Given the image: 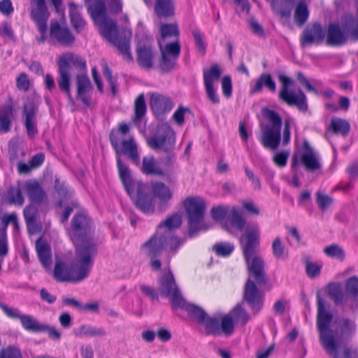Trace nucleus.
I'll use <instances>...</instances> for the list:
<instances>
[{"label": "nucleus", "instance_id": "nucleus-1", "mask_svg": "<svg viewBox=\"0 0 358 358\" xmlns=\"http://www.w3.org/2000/svg\"><path fill=\"white\" fill-rule=\"evenodd\" d=\"M317 321L320 342L326 352L332 358H351V351L341 342L336 340L331 328L333 314L327 310L324 300L317 296Z\"/></svg>", "mask_w": 358, "mask_h": 358}, {"label": "nucleus", "instance_id": "nucleus-2", "mask_svg": "<svg viewBox=\"0 0 358 358\" xmlns=\"http://www.w3.org/2000/svg\"><path fill=\"white\" fill-rule=\"evenodd\" d=\"M260 236L259 228L257 223L248 225L244 234L240 239L244 259L250 277L253 278L257 285L266 282V273L265 271V262L257 254V248L259 245Z\"/></svg>", "mask_w": 358, "mask_h": 358}, {"label": "nucleus", "instance_id": "nucleus-3", "mask_svg": "<svg viewBox=\"0 0 358 358\" xmlns=\"http://www.w3.org/2000/svg\"><path fill=\"white\" fill-rule=\"evenodd\" d=\"M184 240L172 236L170 231H164L162 227H157L155 233L142 245L144 253L150 257V266L154 271L161 269L159 257L163 252L176 254L183 244Z\"/></svg>", "mask_w": 358, "mask_h": 358}, {"label": "nucleus", "instance_id": "nucleus-4", "mask_svg": "<svg viewBox=\"0 0 358 358\" xmlns=\"http://www.w3.org/2000/svg\"><path fill=\"white\" fill-rule=\"evenodd\" d=\"M117 169L125 190L136 207L145 214L155 212L153 196L146 192V187L140 181L132 180L128 166L117 157Z\"/></svg>", "mask_w": 358, "mask_h": 358}, {"label": "nucleus", "instance_id": "nucleus-5", "mask_svg": "<svg viewBox=\"0 0 358 358\" xmlns=\"http://www.w3.org/2000/svg\"><path fill=\"white\" fill-rule=\"evenodd\" d=\"M97 253L94 243L87 242L76 248V260L71 265L73 275H67L65 280H71V282H79L87 278L92 270L94 257Z\"/></svg>", "mask_w": 358, "mask_h": 358}, {"label": "nucleus", "instance_id": "nucleus-6", "mask_svg": "<svg viewBox=\"0 0 358 358\" xmlns=\"http://www.w3.org/2000/svg\"><path fill=\"white\" fill-rule=\"evenodd\" d=\"M185 208L187 216L188 234L194 237L200 231H206L211 227L203 220L206 204L201 197H189L185 201Z\"/></svg>", "mask_w": 358, "mask_h": 358}, {"label": "nucleus", "instance_id": "nucleus-7", "mask_svg": "<svg viewBox=\"0 0 358 358\" xmlns=\"http://www.w3.org/2000/svg\"><path fill=\"white\" fill-rule=\"evenodd\" d=\"M73 66L80 71H86V62L79 55L68 53L64 57L59 59L58 62L59 66V78L58 85L62 92L66 94L69 101L72 105L74 104V100L71 96L70 88L71 66Z\"/></svg>", "mask_w": 358, "mask_h": 358}, {"label": "nucleus", "instance_id": "nucleus-8", "mask_svg": "<svg viewBox=\"0 0 358 358\" xmlns=\"http://www.w3.org/2000/svg\"><path fill=\"white\" fill-rule=\"evenodd\" d=\"M264 115L269 124L261 127V143L265 148L275 150L281 141L282 118L277 112L270 109H265Z\"/></svg>", "mask_w": 358, "mask_h": 358}, {"label": "nucleus", "instance_id": "nucleus-9", "mask_svg": "<svg viewBox=\"0 0 358 358\" xmlns=\"http://www.w3.org/2000/svg\"><path fill=\"white\" fill-rule=\"evenodd\" d=\"M281 87L278 94L280 100L289 106H295L299 111L306 112L308 109L307 98L301 90H290L289 87L294 85V81L284 74L278 76Z\"/></svg>", "mask_w": 358, "mask_h": 358}, {"label": "nucleus", "instance_id": "nucleus-10", "mask_svg": "<svg viewBox=\"0 0 358 358\" xmlns=\"http://www.w3.org/2000/svg\"><path fill=\"white\" fill-rule=\"evenodd\" d=\"M93 231L94 227L90 217L83 213L75 215L71 220L70 237L76 248L87 242L94 243L90 238Z\"/></svg>", "mask_w": 358, "mask_h": 358}, {"label": "nucleus", "instance_id": "nucleus-11", "mask_svg": "<svg viewBox=\"0 0 358 358\" xmlns=\"http://www.w3.org/2000/svg\"><path fill=\"white\" fill-rule=\"evenodd\" d=\"M299 162L308 172H315L322 168L320 155L309 144L304 141L303 148L299 152V157L294 154L292 158V168L295 169Z\"/></svg>", "mask_w": 358, "mask_h": 358}, {"label": "nucleus", "instance_id": "nucleus-12", "mask_svg": "<svg viewBox=\"0 0 358 358\" xmlns=\"http://www.w3.org/2000/svg\"><path fill=\"white\" fill-rule=\"evenodd\" d=\"M176 135L173 129L166 123L160 124L156 134L147 139L148 145L154 150H162L169 152L173 150Z\"/></svg>", "mask_w": 358, "mask_h": 358}, {"label": "nucleus", "instance_id": "nucleus-13", "mask_svg": "<svg viewBox=\"0 0 358 358\" xmlns=\"http://www.w3.org/2000/svg\"><path fill=\"white\" fill-rule=\"evenodd\" d=\"M110 142L112 147L115 150L117 158L120 157L119 155L122 154L127 157L136 166H140V156L138 152V145L133 136L129 139L124 140L120 144L117 134L113 131H111L109 135Z\"/></svg>", "mask_w": 358, "mask_h": 358}, {"label": "nucleus", "instance_id": "nucleus-14", "mask_svg": "<svg viewBox=\"0 0 358 358\" xmlns=\"http://www.w3.org/2000/svg\"><path fill=\"white\" fill-rule=\"evenodd\" d=\"M33 7L30 16L36 24L41 36L38 38L39 43H43L46 38L47 22L50 17V13L45 0H30Z\"/></svg>", "mask_w": 358, "mask_h": 358}, {"label": "nucleus", "instance_id": "nucleus-15", "mask_svg": "<svg viewBox=\"0 0 358 358\" xmlns=\"http://www.w3.org/2000/svg\"><path fill=\"white\" fill-rule=\"evenodd\" d=\"M159 292L162 296L170 299L172 306H181L184 298L177 286L171 273H165L160 280Z\"/></svg>", "mask_w": 358, "mask_h": 358}, {"label": "nucleus", "instance_id": "nucleus-16", "mask_svg": "<svg viewBox=\"0 0 358 358\" xmlns=\"http://www.w3.org/2000/svg\"><path fill=\"white\" fill-rule=\"evenodd\" d=\"M257 283L248 278L244 286L243 299L255 313H258L263 306L264 296L257 287Z\"/></svg>", "mask_w": 358, "mask_h": 358}, {"label": "nucleus", "instance_id": "nucleus-17", "mask_svg": "<svg viewBox=\"0 0 358 358\" xmlns=\"http://www.w3.org/2000/svg\"><path fill=\"white\" fill-rule=\"evenodd\" d=\"M77 99L80 101L86 107L92 104V94L93 87L86 73H80L76 76Z\"/></svg>", "mask_w": 358, "mask_h": 358}, {"label": "nucleus", "instance_id": "nucleus-18", "mask_svg": "<svg viewBox=\"0 0 358 358\" xmlns=\"http://www.w3.org/2000/svg\"><path fill=\"white\" fill-rule=\"evenodd\" d=\"M325 37V31L320 23L308 26L302 33L300 39L301 45L305 47L312 44H320Z\"/></svg>", "mask_w": 358, "mask_h": 358}, {"label": "nucleus", "instance_id": "nucleus-19", "mask_svg": "<svg viewBox=\"0 0 358 358\" xmlns=\"http://www.w3.org/2000/svg\"><path fill=\"white\" fill-rule=\"evenodd\" d=\"M38 106L32 100H28L23 106L22 116L28 136H34L37 133L36 113Z\"/></svg>", "mask_w": 358, "mask_h": 358}, {"label": "nucleus", "instance_id": "nucleus-20", "mask_svg": "<svg viewBox=\"0 0 358 358\" xmlns=\"http://www.w3.org/2000/svg\"><path fill=\"white\" fill-rule=\"evenodd\" d=\"M50 35L52 38L64 46L71 45L75 41L70 30L66 27H62L57 21L51 22Z\"/></svg>", "mask_w": 358, "mask_h": 358}, {"label": "nucleus", "instance_id": "nucleus-21", "mask_svg": "<svg viewBox=\"0 0 358 358\" xmlns=\"http://www.w3.org/2000/svg\"><path fill=\"white\" fill-rule=\"evenodd\" d=\"M155 53L150 45L138 44L136 48V62L145 70L152 69L154 66Z\"/></svg>", "mask_w": 358, "mask_h": 358}, {"label": "nucleus", "instance_id": "nucleus-22", "mask_svg": "<svg viewBox=\"0 0 358 358\" xmlns=\"http://www.w3.org/2000/svg\"><path fill=\"white\" fill-rule=\"evenodd\" d=\"M349 38L347 34L338 24H330L327 32L326 43L329 46H341Z\"/></svg>", "mask_w": 358, "mask_h": 358}, {"label": "nucleus", "instance_id": "nucleus-23", "mask_svg": "<svg viewBox=\"0 0 358 358\" xmlns=\"http://www.w3.org/2000/svg\"><path fill=\"white\" fill-rule=\"evenodd\" d=\"M131 32L124 30L120 35L117 36L111 41L118 49L124 60L132 62L133 57L130 50V39Z\"/></svg>", "mask_w": 358, "mask_h": 358}, {"label": "nucleus", "instance_id": "nucleus-24", "mask_svg": "<svg viewBox=\"0 0 358 358\" xmlns=\"http://www.w3.org/2000/svg\"><path fill=\"white\" fill-rule=\"evenodd\" d=\"M24 190L32 202L41 203L46 197V194L39 182L36 180H27L24 184Z\"/></svg>", "mask_w": 358, "mask_h": 358}, {"label": "nucleus", "instance_id": "nucleus-25", "mask_svg": "<svg viewBox=\"0 0 358 358\" xmlns=\"http://www.w3.org/2000/svg\"><path fill=\"white\" fill-rule=\"evenodd\" d=\"M334 333L338 342L350 338L356 329V325L353 321L346 317H341L338 320V327L334 330Z\"/></svg>", "mask_w": 358, "mask_h": 358}, {"label": "nucleus", "instance_id": "nucleus-26", "mask_svg": "<svg viewBox=\"0 0 358 358\" xmlns=\"http://www.w3.org/2000/svg\"><path fill=\"white\" fill-rule=\"evenodd\" d=\"M150 103L154 113L157 115L168 113L173 108V103L168 97L157 93L151 95Z\"/></svg>", "mask_w": 358, "mask_h": 358}, {"label": "nucleus", "instance_id": "nucleus-27", "mask_svg": "<svg viewBox=\"0 0 358 358\" xmlns=\"http://www.w3.org/2000/svg\"><path fill=\"white\" fill-rule=\"evenodd\" d=\"M36 250L43 266L45 268L49 267L52 264V253L50 245L40 238L36 242Z\"/></svg>", "mask_w": 358, "mask_h": 358}, {"label": "nucleus", "instance_id": "nucleus-28", "mask_svg": "<svg viewBox=\"0 0 358 358\" xmlns=\"http://www.w3.org/2000/svg\"><path fill=\"white\" fill-rule=\"evenodd\" d=\"M141 170L144 174L148 176H164V171L152 155L145 156L143 158Z\"/></svg>", "mask_w": 358, "mask_h": 358}, {"label": "nucleus", "instance_id": "nucleus-29", "mask_svg": "<svg viewBox=\"0 0 358 358\" xmlns=\"http://www.w3.org/2000/svg\"><path fill=\"white\" fill-rule=\"evenodd\" d=\"M13 117V107L11 103L0 107V134L7 133L10 130Z\"/></svg>", "mask_w": 358, "mask_h": 358}, {"label": "nucleus", "instance_id": "nucleus-30", "mask_svg": "<svg viewBox=\"0 0 358 358\" xmlns=\"http://www.w3.org/2000/svg\"><path fill=\"white\" fill-rule=\"evenodd\" d=\"M264 87H266L271 92L276 91L275 82L269 73H263L255 80L250 89V93H259L262 91Z\"/></svg>", "mask_w": 358, "mask_h": 358}, {"label": "nucleus", "instance_id": "nucleus-31", "mask_svg": "<svg viewBox=\"0 0 358 358\" xmlns=\"http://www.w3.org/2000/svg\"><path fill=\"white\" fill-rule=\"evenodd\" d=\"M87 12L96 24L106 19V6L103 1L95 0L88 5Z\"/></svg>", "mask_w": 358, "mask_h": 358}, {"label": "nucleus", "instance_id": "nucleus-32", "mask_svg": "<svg viewBox=\"0 0 358 358\" xmlns=\"http://www.w3.org/2000/svg\"><path fill=\"white\" fill-rule=\"evenodd\" d=\"M341 27L348 38L353 41L358 40V20L356 17L353 15L345 16L341 22Z\"/></svg>", "mask_w": 358, "mask_h": 358}, {"label": "nucleus", "instance_id": "nucleus-33", "mask_svg": "<svg viewBox=\"0 0 358 358\" xmlns=\"http://www.w3.org/2000/svg\"><path fill=\"white\" fill-rule=\"evenodd\" d=\"M23 328L29 332H43L46 329V324L38 322L36 318L29 315H23L20 320Z\"/></svg>", "mask_w": 358, "mask_h": 358}, {"label": "nucleus", "instance_id": "nucleus-34", "mask_svg": "<svg viewBox=\"0 0 358 358\" xmlns=\"http://www.w3.org/2000/svg\"><path fill=\"white\" fill-rule=\"evenodd\" d=\"M155 11L158 17L173 16L175 13L173 0H155Z\"/></svg>", "mask_w": 358, "mask_h": 358}, {"label": "nucleus", "instance_id": "nucleus-35", "mask_svg": "<svg viewBox=\"0 0 358 358\" xmlns=\"http://www.w3.org/2000/svg\"><path fill=\"white\" fill-rule=\"evenodd\" d=\"M178 308L185 310L199 323H203L207 315L204 310L200 306L188 303L185 299L181 303V306H178Z\"/></svg>", "mask_w": 358, "mask_h": 358}, {"label": "nucleus", "instance_id": "nucleus-36", "mask_svg": "<svg viewBox=\"0 0 358 358\" xmlns=\"http://www.w3.org/2000/svg\"><path fill=\"white\" fill-rule=\"evenodd\" d=\"M98 24L101 27V34L110 42L117 36V27L113 20L106 18Z\"/></svg>", "mask_w": 358, "mask_h": 358}, {"label": "nucleus", "instance_id": "nucleus-37", "mask_svg": "<svg viewBox=\"0 0 358 358\" xmlns=\"http://www.w3.org/2000/svg\"><path fill=\"white\" fill-rule=\"evenodd\" d=\"M73 334L76 336H104L106 334L103 328H96L89 324H83L73 330Z\"/></svg>", "mask_w": 358, "mask_h": 358}, {"label": "nucleus", "instance_id": "nucleus-38", "mask_svg": "<svg viewBox=\"0 0 358 358\" xmlns=\"http://www.w3.org/2000/svg\"><path fill=\"white\" fill-rule=\"evenodd\" d=\"M72 267L66 266L63 262L62 261H56L54 272H53V276L54 278L57 282H71V280H65L64 278H67V275H73L72 273Z\"/></svg>", "mask_w": 358, "mask_h": 358}, {"label": "nucleus", "instance_id": "nucleus-39", "mask_svg": "<svg viewBox=\"0 0 358 358\" xmlns=\"http://www.w3.org/2000/svg\"><path fill=\"white\" fill-rule=\"evenodd\" d=\"M70 8L71 23L73 27L78 31H80L85 25V21L78 10L79 6L74 3L69 4Z\"/></svg>", "mask_w": 358, "mask_h": 358}, {"label": "nucleus", "instance_id": "nucleus-40", "mask_svg": "<svg viewBox=\"0 0 358 358\" xmlns=\"http://www.w3.org/2000/svg\"><path fill=\"white\" fill-rule=\"evenodd\" d=\"M222 73V70L217 64H213L208 69H204V85H214V83L220 79Z\"/></svg>", "mask_w": 358, "mask_h": 358}, {"label": "nucleus", "instance_id": "nucleus-41", "mask_svg": "<svg viewBox=\"0 0 358 358\" xmlns=\"http://www.w3.org/2000/svg\"><path fill=\"white\" fill-rule=\"evenodd\" d=\"M23 214L28 231L31 233L36 232V220L38 215V209L35 206L29 205L25 207Z\"/></svg>", "mask_w": 358, "mask_h": 358}, {"label": "nucleus", "instance_id": "nucleus-42", "mask_svg": "<svg viewBox=\"0 0 358 358\" xmlns=\"http://www.w3.org/2000/svg\"><path fill=\"white\" fill-rule=\"evenodd\" d=\"M152 189L154 195L162 202L167 201L172 197L170 189L162 182L152 183Z\"/></svg>", "mask_w": 358, "mask_h": 358}, {"label": "nucleus", "instance_id": "nucleus-43", "mask_svg": "<svg viewBox=\"0 0 358 358\" xmlns=\"http://www.w3.org/2000/svg\"><path fill=\"white\" fill-rule=\"evenodd\" d=\"M6 201L10 205L22 206L24 203V197L19 187H10L6 195Z\"/></svg>", "mask_w": 358, "mask_h": 358}, {"label": "nucleus", "instance_id": "nucleus-44", "mask_svg": "<svg viewBox=\"0 0 358 358\" xmlns=\"http://www.w3.org/2000/svg\"><path fill=\"white\" fill-rule=\"evenodd\" d=\"M182 223V220L178 214H173L164 222H161L158 227H162L164 231H170L172 236H176L173 230L178 228Z\"/></svg>", "mask_w": 358, "mask_h": 358}, {"label": "nucleus", "instance_id": "nucleus-45", "mask_svg": "<svg viewBox=\"0 0 358 358\" xmlns=\"http://www.w3.org/2000/svg\"><path fill=\"white\" fill-rule=\"evenodd\" d=\"M309 16L308 6L304 1H300L296 6L294 11V21L301 27L305 24Z\"/></svg>", "mask_w": 358, "mask_h": 358}, {"label": "nucleus", "instance_id": "nucleus-46", "mask_svg": "<svg viewBox=\"0 0 358 358\" xmlns=\"http://www.w3.org/2000/svg\"><path fill=\"white\" fill-rule=\"evenodd\" d=\"M328 295L336 305L342 304L345 301V294L338 283H330L328 286Z\"/></svg>", "mask_w": 358, "mask_h": 358}, {"label": "nucleus", "instance_id": "nucleus-47", "mask_svg": "<svg viewBox=\"0 0 358 358\" xmlns=\"http://www.w3.org/2000/svg\"><path fill=\"white\" fill-rule=\"evenodd\" d=\"M159 46L161 54H164L175 58H178L180 53V45L178 39L162 45V42H159Z\"/></svg>", "mask_w": 358, "mask_h": 358}, {"label": "nucleus", "instance_id": "nucleus-48", "mask_svg": "<svg viewBox=\"0 0 358 358\" xmlns=\"http://www.w3.org/2000/svg\"><path fill=\"white\" fill-rule=\"evenodd\" d=\"M229 315L236 323L245 325L250 320V315L241 304H237L230 312Z\"/></svg>", "mask_w": 358, "mask_h": 358}, {"label": "nucleus", "instance_id": "nucleus-49", "mask_svg": "<svg viewBox=\"0 0 358 358\" xmlns=\"http://www.w3.org/2000/svg\"><path fill=\"white\" fill-rule=\"evenodd\" d=\"M272 252L273 256L279 259H287L289 255L288 250L286 249L280 237H276L272 243Z\"/></svg>", "mask_w": 358, "mask_h": 358}, {"label": "nucleus", "instance_id": "nucleus-50", "mask_svg": "<svg viewBox=\"0 0 358 358\" xmlns=\"http://www.w3.org/2000/svg\"><path fill=\"white\" fill-rule=\"evenodd\" d=\"M227 219L232 226L238 230H243L245 225V220L243 217L241 212L236 208H232L227 215Z\"/></svg>", "mask_w": 358, "mask_h": 358}, {"label": "nucleus", "instance_id": "nucleus-51", "mask_svg": "<svg viewBox=\"0 0 358 358\" xmlns=\"http://www.w3.org/2000/svg\"><path fill=\"white\" fill-rule=\"evenodd\" d=\"M178 58H175L164 54H161V57L159 62V69L162 73H167L171 71L176 64Z\"/></svg>", "mask_w": 358, "mask_h": 358}, {"label": "nucleus", "instance_id": "nucleus-52", "mask_svg": "<svg viewBox=\"0 0 358 358\" xmlns=\"http://www.w3.org/2000/svg\"><path fill=\"white\" fill-rule=\"evenodd\" d=\"M329 129L335 134L346 136L350 131V124L346 120L335 118L331 120Z\"/></svg>", "mask_w": 358, "mask_h": 358}, {"label": "nucleus", "instance_id": "nucleus-53", "mask_svg": "<svg viewBox=\"0 0 358 358\" xmlns=\"http://www.w3.org/2000/svg\"><path fill=\"white\" fill-rule=\"evenodd\" d=\"M146 105L143 94L137 96L134 103V117L133 120L134 122L139 121L145 114Z\"/></svg>", "mask_w": 358, "mask_h": 358}, {"label": "nucleus", "instance_id": "nucleus-54", "mask_svg": "<svg viewBox=\"0 0 358 358\" xmlns=\"http://www.w3.org/2000/svg\"><path fill=\"white\" fill-rule=\"evenodd\" d=\"M323 252L327 256L338 259L341 262L343 261L345 257V251L337 244H331L325 247Z\"/></svg>", "mask_w": 358, "mask_h": 358}, {"label": "nucleus", "instance_id": "nucleus-55", "mask_svg": "<svg viewBox=\"0 0 358 358\" xmlns=\"http://www.w3.org/2000/svg\"><path fill=\"white\" fill-rule=\"evenodd\" d=\"M55 189L58 195L64 199H69L73 194V190L64 181H61L59 178H56L55 180Z\"/></svg>", "mask_w": 358, "mask_h": 358}, {"label": "nucleus", "instance_id": "nucleus-56", "mask_svg": "<svg viewBox=\"0 0 358 358\" xmlns=\"http://www.w3.org/2000/svg\"><path fill=\"white\" fill-rule=\"evenodd\" d=\"M161 36L163 40L168 37L174 36L178 39L180 31L176 23L163 24L160 27Z\"/></svg>", "mask_w": 358, "mask_h": 358}, {"label": "nucleus", "instance_id": "nucleus-57", "mask_svg": "<svg viewBox=\"0 0 358 358\" xmlns=\"http://www.w3.org/2000/svg\"><path fill=\"white\" fill-rule=\"evenodd\" d=\"M205 329L208 334L219 336L221 334L220 320L216 317H208L205 319Z\"/></svg>", "mask_w": 358, "mask_h": 358}, {"label": "nucleus", "instance_id": "nucleus-58", "mask_svg": "<svg viewBox=\"0 0 358 358\" xmlns=\"http://www.w3.org/2000/svg\"><path fill=\"white\" fill-rule=\"evenodd\" d=\"M346 293L354 301H358V277L352 276L348 279L345 284Z\"/></svg>", "mask_w": 358, "mask_h": 358}, {"label": "nucleus", "instance_id": "nucleus-59", "mask_svg": "<svg viewBox=\"0 0 358 358\" xmlns=\"http://www.w3.org/2000/svg\"><path fill=\"white\" fill-rule=\"evenodd\" d=\"M213 249L218 256L227 257L234 251V245L230 243H219L214 245Z\"/></svg>", "mask_w": 358, "mask_h": 358}, {"label": "nucleus", "instance_id": "nucleus-60", "mask_svg": "<svg viewBox=\"0 0 358 358\" xmlns=\"http://www.w3.org/2000/svg\"><path fill=\"white\" fill-rule=\"evenodd\" d=\"M220 327L221 334L223 333L227 336L231 335L234 330V322L231 317L229 315H224L220 322Z\"/></svg>", "mask_w": 358, "mask_h": 358}, {"label": "nucleus", "instance_id": "nucleus-61", "mask_svg": "<svg viewBox=\"0 0 358 358\" xmlns=\"http://www.w3.org/2000/svg\"><path fill=\"white\" fill-rule=\"evenodd\" d=\"M333 199L329 195L317 192L316 193V202L320 209L322 211L326 210L333 203Z\"/></svg>", "mask_w": 358, "mask_h": 358}, {"label": "nucleus", "instance_id": "nucleus-62", "mask_svg": "<svg viewBox=\"0 0 358 358\" xmlns=\"http://www.w3.org/2000/svg\"><path fill=\"white\" fill-rule=\"evenodd\" d=\"M229 212L227 206H217L211 209L210 214L214 220L221 221L227 217Z\"/></svg>", "mask_w": 358, "mask_h": 358}, {"label": "nucleus", "instance_id": "nucleus-63", "mask_svg": "<svg viewBox=\"0 0 358 358\" xmlns=\"http://www.w3.org/2000/svg\"><path fill=\"white\" fill-rule=\"evenodd\" d=\"M192 34L194 39L196 47L198 50L203 55L206 52V46L203 40V34L199 28L195 27L192 29Z\"/></svg>", "mask_w": 358, "mask_h": 358}, {"label": "nucleus", "instance_id": "nucleus-64", "mask_svg": "<svg viewBox=\"0 0 358 358\" xmlns=\"http://www.w3.org/2000/svg\"><path fill=\"white\" fill-rule=\"evenodd\" d=\"M0 358H22V356L17 348L8 346L0 350Z\"/></svg>", "mask_w": 358, "mask_h": 358}]
</instances>
